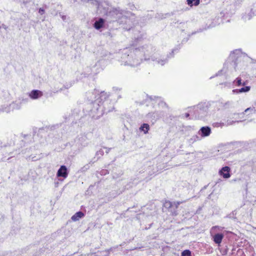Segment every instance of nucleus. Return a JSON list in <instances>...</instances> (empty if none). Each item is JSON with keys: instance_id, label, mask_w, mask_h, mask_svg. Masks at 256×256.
Instances as JSON below:
<instances>
[{"instance_id": "nucleus-1", "label": "nucleus", "mask_w": 256, "mask_h": 256, "mask_svg": "<svg viewBox=\"0 0 256 256\" xmlns=\"http://www.w3.org/2000/svg\"><path fill=\"white\" fill-rule=\"evenodd\" d=\"M137 48L140 51L139 54L142 58V62L151 60L156 64L164 66L168 64L170 59L174 57V52L178 51L180 46H178L172 49V52L166 55L161 54L160 52L152 44H146Z\"/></svg>"}, {"instance_id": "nucleus-2", "label": "nucleus", "mask_w": 256, "mask_h": 256, "mask_svg": "<svg viewBox=\"0 0 256 256\" xmlns=\"http://www.w3.org/2000/svg\"><path fill=\"white\" fill-rule=\"evenodd\" d=\"M86 96L88 100L92 104V108L90 110V115L94 119H98L104 113L112 112L114 109V106L110 108L106 107L108 104V102H102L108 96L106 93L104 92H101L100 94L98 90L94 89L92 92H86Z\"/></svg>"}, {"instance_id": "nucleus-3", "label": "nucleus", "mask_w": 256, "mask_h": 256, "mask_svg": "<svg viewBox=\"0 0 256 256\" xmlns=\"http://www.w3.org/2000/svg\"><path fill=\"white\" fill-rule=\"evenodd\" d=\"M140 51L137 48H128L120 50L116 54V58L121 65L135 67L142 62Z\"/></svg>"}, {"instance_id": "nucleus-4", "label": "nucleus", "mask_w": 256, "mask_h": 256, "mask_svg": "<svg viewBox=\"0 0 256 256\" xmlns=\"http://www.w3.org/2000/svg\"><path fill=\"white\" fill-rule=\"evenodd\" d=\"M246 56V54H243L240 49H236L231 52L228 59L224 64L223 68L218 71L215 76H220L222 72L226 74L227 72V70L232 72L233 70L236 71L237 70L241 69L244 66L242 61Z\"/></svg>"}, {"instance_id": "nucleus-5", "label": "nucleus", "mask_w": 256, "mask_h": 256, "mask_svg": "<svg viewBox=\"0 0 256 256\" xmlns=\"http://www.w3.org/2000/svg\"><path fill=\"white\" fill-rule=\"evenodd\" d=\"M107 16L112 18L113 22H117L120 24H128L130 26L124 27L127 30H130L133 24L132 20L134 18V15L130 12H125L120 8H112L107 14Z\"/></svg>"}, {"instance_id": "nucleus-6", "label": "nucleus", "mask_w": 256, "mask_h": 256, "mask_svg": "<svg viewBox=\"0 0 256 256\" xmlns=\"http://www.w3.org/2000/svg\"><path fill=\"white\" fill-rule=\"evenodd\" d=\"M211 104L209 102H200L192 107V116L196 119L202 120L208 114Z\"/></svg>"}, {"instance_id": "nucleus-7", "label": "nucleus", "mask_w": 256, "mask_h": 256, "mask_svg": "<svg viewBox=\"0 0 256 256\" xmlns=\"http://www.w3.org/2000/svg\"><path fill=\"white\" fill-rule=\"evenodd\" d=\"M88 142L86 136L82 134L78 135L72 144V149L75 151V154L78 153L83 148L88 145Z\"/></svg>"}, {"instance_id": "nucleus-8", "label": "nucleus", "mask_w": 256, "mask_h": 256, "mask_svg": "<svg viewBox=\"0 0 256 256\" xmlns=\"http://www.w3.org/2000/svg\"><path fill=\"white\" fill-rule=\"evenodd\" d=\"M0 150L2 152V158H1V161H5L6 158L7 160L14 157L16 154H19L17 150L11 146L10 145H6L5 144H0Z\"/></svg>"}, {"instance_id": "nucleus-9", "label": "nucleus", "mask_w": 256, "mask_h": 256, "mask_svg": "<svg viewBox=\"0 0 256 256\" xmlns=\"http://www.w3.org/2000/svg\"><path fill=\"white\" fill-rule=\"evenodd\" d=\"M146 100L150 104L152 105L157 104L160 108H168V106L166 102H164V99L162 97L154 96H149L146 95Z\"/></svg>"}, {"instance_id": "nucleus-10", "label": "nucleus", "mask_w": 256, "mask_h": 256, "mask_svg": "<svg viewBox=\"0 0 256 256\" xmlns=\"http://www.w3.org/2000/svg\"><path fill=\"white\" fill-rule=\"evenodd\" d=\"M102 60L98 61L92 68H87L84 74V77L88 76L90 74H96L102 70V64L103 63Z\"/></svg>"}, {"instance_id": "nucleus-11", "label": "nucleus", "mask_w": 256, "mask_h": 256, "mask_svg": "<svg viewBox=\"0 0 256 256\" xmlns=\"http://www.w3.org/2000/svg\"><path fill=\"white\" fill-rule=\"evenodd\" d=\"M164 112L162 110H157L154 112H148L146 117L150 120L152 123H154L158 120L164 116Z\"/></svg>"}, {"instance_id": "nucleus-12", "label": "nucleus", "mask_w": 256, "mask_h": 256, "mask_svg": "<svg viewBox=\"0 0 256 256\" xmlns=\"http://www.w3.org/2000/svg\"><path fill=\"white\" fill-rule=\"evenodd\" d=\"M212 133L211 128L208 126H204L200 128L198 131V134L202 138L208 136Z\"/></svg>"}, {"instance_id": "nucleus-13", "label": "nucleus", "mask_w": 256, "mask_h": 256, "mask_svg": "<svg viewBox=\"0 0 256 256\" xmlns=\"http://www.w3.org/2000/svg\"><path fill=\"white\" fill-rule=\"evenodd\" d=\"M68 174V170L66 166L64 165L60 166L56 172V176L58 178H62L64 179L66 178Z\"/></svg>"}, {"instance_id": "nucleus-14", "label": "nucleus", "mask_w": 256, "mask_h": 256, "mask_svg": "<svg viewBox=\"0 0 256 256\" xmlns=\"http://www.w3.org/2000/svg\"><path fill=\"white\" fill-rule=\"evenodd\" d=\"M246 114L244 112V111L243 112H241V113L234 114V116H238V118H240V120H228L227 122H226L227 123H226V126L232 125L234 124L235 122L238 123V122H242V121L246 120V118L244 116V115Z\"/></svg>"}, {"instance_id": "nucleus-15", "label": "nucleus", "mask_w": 256, "mask_h": 256, "mask_svg": "<svg viewBox=\"0 0 256 256\" xmlns=\"http://www.w3.org/2000/svg\"><path fill=\"white\" fill-rule=\"evenodd\" d=\"M230 168L228 166L222 167L219 170V174L222 176L224 178H228L230 176Z\"/></svg>"}, {"instance_id": "nucleus-16", "label": "nucleus", "mask_w": 256, "mask_h": 256, "mask_svg": "<svg viewBox=\"0 0 256 256\" xmlns=\"http://www.w3.org/2000/svg\"><path fill=\"white\" fill-rule=\"evenodd\" d=\"M42 96V92L38 90H33L28 94L29 97L32 100H37Z\"/></svg>"}, {"instance_id": "nucleus-17", "label": "nucleus", "mask_w": 256, "mask_h": 256, "mask_svg": "<svg viewBox=\"0 0 256 256\" xmlns=\"http://www.w3.org/2000/svg\"><path fill=\"white\" fill-rule=\"evenodd\" d=\"M211 236L214 242L218 246H220L224 238V234L222 233H214Z\"/></svg>"}, {"instance_id": "nucleus-18", "label": "nucleus", "mask_w": 256, "mask_h": 256, "mask_svg": "<svg viewBox=\"0 0 256 256\" xmlns=\"http://www.w3.org/2000/svg\"><path fill=\"white\" fill-rule=\"evenodd\" d=\"M105 24V20L102 18H99L98 20H96L93 24V26L97 30H99L102 28Z\"/></svg>"}, {"instance_id": "nucleus-19", "label": "nucleus", "mask_w": 256, "mask_h": 256, "mask_svg": "<svg viewBox=\"0 0 256 256\" xmlns=\"http://www.w3.org/2000/svg\"><path fill=\"white\" fill-rule=\"evenodd\" d=\"M244 87H242L238 89H234L232 90V92L234 94H238L241 93H246L250 92V90L251 87L250 86H244Z\"/></svg>"}, {"instance_id": "nucleus-20", "label": "nucleus", "mask_w": 256, "mask_h": 256, "mask_svg": "<svg viewBox=\"0 0 256 256\" xmlns=\"http://www.w3.org/2000/svg\"><path fill=\"white\" fill-rule=\"evenodd\" d=\"M246 83V81H242L241 77L240 76H238L233 81V84L237 87L245 86Z\"/></svg>"}, {"instance_id": "nucleus-21", "label": "nucleus", "mask_w": 256, "mask_h": 256, "mask_svg": "<svg viewBox=\"0 0 256 256\" xmlns=\"http://www.w3.org/2000/svg\"><path fill=\"white\" fill-rule=\"evenodd\" d=\"M84 216V213L81 212L79 211L76 212L74 214L72 218L71 219L72 220L76 222L77 220H78L80 218H82Z\"/></svg>"}, {"instance_id": "nucleus-22", "label": "nucleus", "mask_w": 256, "mask_h": 256, "mask_svg": "<svg viewBox=\"0 0 256 256\" xmlns=\"http://www.w3.org/2000/svg\"><path fill=\"white\" fill-rule=\"evenodd\" d=\"M139 130L140 132H144V134H146L150 130V126L148 124L144 123L140 126Z\"/></svg>"}, {"instance_id": "nucleus-23", "label": "nucleus", "mask_w": 256, "mask_h": 256, "mask_svg": "<svg viewBox=\"0 0 256 256\" xmlns=\"http://www.w3.org/2000/svg\"><path fill=\"white\" fill-rule=\"evenodd\" d=\"M224 227L218 226H212L210 230V236H212L213 234H214L217 232L222 231L223 230H224Z\"/></svg>"}, {"instance_id": "nucleus-24", "label": "nucleus", "mask_w": 256, "mask_h": 256, "mask_svg": "<svg viewBox=\"0 0 256 256\" xmlns=\"http://www.w3.org/2000/svg\"><path fill=\"white\" fill-rule=\"evenodd\" d=\"M244 112L248 114L256 113V102L252 107H250L245 110Z\"/></svg>"}, {"instance_id": "nucleus-25", "label": "nucleus", "mask_w": 256, "mask_h": 256, "mask_svg": "<svg viewBox=\"0 0 256 256\" xmlns=\"http://www.w3.org/2000/svg\"><path fill=\"white\" fill-rule=\"evenodd\" d=\"M10 106L14 109H20L22 106V104L20 103V99H18V100H16L14 102L10 104Z\"/></svg>"}, {"instance_id": "nucleus-26", "label": "nucleus", "mask_w": 256, "mask_h": 256, "mask_svg": "<svg viewBox=\"0 0 256 256\" xmlns=\"http://www.w3.org/2000/svg\"><path fill=\"white\" fill-rule=\"evenodd\" d=\"M221 106L224 109L232 108L233 107V102H232L230 101H228L226 102H222Z\"/></svg>"}, {"instance_id": "nucleus-27", "label": "nucleus", "mask_w": 256, "mask_h": 256, "mask_svg": "<svg viewBox=\"0 0 256 256\" xmlns=\"http://www.w3.org/2000/svg\"><path fill=\"white\" fill-rule=\"evenodd\" d=\"M201 140H202L201 137H200V135L196 134V135L192 136V138L189 139L188 142L190 144H193L194 142H197V141H200Z\"/></svg>"}, {"instance_id": "nucleus-28", "label": "nucleus", "mask_w": 256, "mask_h": 256, "mask_svg": "<svg viewBox=\"0 0 256 256\" xmlns=\"http://www.w3.org/2000/svg\"><path fill=\"white\" fill-rule=\"evenodd\" d=\"M186 2L190 6H198L200 3V0H186Z\"/></svg>"}, {"instance_id": "nucleus-29", "label": "nucleus", "mask_w": 256, "mask_h": 256, "mask_svg": "<svg viewBox=\"0 0 256 256\" xmlns=\"http://www.w3.org/2000/svg\"><path fill=\"white\" fill-rule=\"evenodd\" d=\"M170 16V14L168 13H166V14H164L160 13V14H156V18H158V20H162L164 18H166L168 16Z\"/></svg>"}, {"instance_id": "nucleus-30", "label": "nucleus", "mask_w": 256, "mask_h": 256, "mask_svg": "<svg viewBox=\"0 0 256 256\" xmlns=\"http://www.w3.org/2000/svg\"><path fill=\"white\" fill-rule=\"evenodd\" d=\"M164 206L166 208L171 210L173 208L172 202L170 201H166L164 203Z\"/></svg>"}, {"instance_id": "nucleus-31", "label": "nucleus", "mask_w": 256, "mask_h": 256, "mask_svg": "<svg viewBox=\"0 0 256 256\" xmlns=\"http://www.w3.org/2000/svg\"><path fill=\"white\" fill-rule=\"evenodd\" d=\"M104 152L102 149H100L98 152H96V156L97 157L96 160H98L102 156L104 155Z\"/></svg>"}, {"instance_id": "nucleus-32", "label": "nucleus", "mask_w": 256, "mask_h": 256, "mask_svg": "<svg viewBox=\"0 0 256 256\" xmlns=\"http://www.w3.org/2000/svg\"><path fill=\"white\" fill-rule=\"evenodd\" d=\"M181 256H192V253L190 250H186L181 253Z\"/></svg>"}, {"instance_id": "nucleus-33", "label": "nucleus", "mask_w": 256, "mask_h": 256, "mask_svg": "<svg viewBox=\"0 0 256 256\" xmlns=\"http://www.w3.org/2000/svg\"><path fill=\"white\" fill-rule=\"evenodd\" d=\"M224 124L223 122H215L213 124V126L216 128H222L224 126Z\"/></svg>"}, {"instance_id": "nucleus-34", "label": "nucleus", "mask_w": 256, "mask_h": 256, "mask_svg": "<svg viewBox=\"0 0 256 256\" xmlns=\"http://www.w3.org/2000/svg\"><path fill=\"white\" fill-rule=\"evenodd\" d=\"M176 209L177 208H172L170 210V212H171L172 216H176L178 214V212H177Z\"/></svg>"}, {"instance_id": "nucleus-35", "label": "nucleus", "mask_w": 256, "mask_h": 256, "mask_svg": "<svg viewBox=\"0 0 256 256\" xmlns=\"http://www.w3.org/2000/svg\"><path fill=\"white\" fill-rule=\"evenodd\" d=\"M112 90L114 92H115L117 94H119L120 92L122 90V88L118 87H114L112 88Z\"/></svg>"}, {"instance_id": "nucleus-36", "label": "nucleus", "mask_w": 256, "mask_h": 256, "mask_svg": "<svg viewBox=\"0 0 256 256\" xmlns=\"http://www.w3.org/2000/svg\"><path fill=\"white\" fill-rule=\"evenodd\" d=\"M20 99V103L22 104V105L27 103L29 100L28 98H22Z\"/></svg>"}, {"instance_id": "nucleus-37", "label": "nucleus", "mask_w": 256, "mask_h": 256, "mask_svg": "<svg viewBox=\"0 0 256 256\" xmlns=\"http://www.w3.org/2000/svg\"><path fill=\"white\" fill-rule=\"evenodd\" d=\"M182 203V202H172L173 208L174 206L176 208H177L178 206Z\"/></svg>"}, {"instance_id": "nucleus-38", "label": "nucleus", "mask_w": 256, "mask_h": 256, "mask_svg": "<svg viewBox=\"0 0 256 256\" xmlns=\"http://www.w3.org/2000/svg\"><path fill=\"white\" fill-rule=\"evenodd\" d=\"M182 203V202H172L173 208L174 206L176 208H177L178 206Z\"/></svg>"}, {"instance_id": "nucleus-39", "label": "nucleus", "mask_w": 256, "mask_h": 256, "mask_svg": "<svg viewBox=\"0 0 256 256\" xmlns=\"http://www.w3.org/2000/svg\"><path fill=\"white\" fill-rule=\"evenodd\" d=\"M38 12L40 14L42 15L44 13V10L43 8H40Z\"/></svg>"}, {"instance_id": "nucleus-40", "label": "nucleus", "mask_w": 256, "mask_h": 256, "mask_svg": "<svg viewBox=\"0 0 256 256\" xmlns=\"http://www.w3.org/2000/svg\"><path fill=\"white\" fill-rule=\"evenodd\" d=\"M70 85L67 84L66 86H64L62 88H60V90L62 91L64 88L68 89L70 87Z\"/></svg>"}, {"instance_id": "nucleus-41", "label": "nucleus", "mask_w": 256, "mask_h": 256, "mask_svg": "<svg viewBox=\"0 0 256 256\" xmlns=\"http://www.w3.org/2000/svg\"><path fill=\"white\" fill-rule=\"evenodd\" d=\"M235 0V3L236 4H240L243 0Z\"/></svg>"}, {"instance_id": "nucleus-42", "label": "nucleus", "mask_w": 256, "mask_h": 256, "mask_svg": "<svg viewBox=\"0 0 256 256\" xmlns=\"http://www.w3.org/2000/svg\"><path fill=\"white\" fill-rule=\"evenodd\" d=\"M103 148L106 150V154H108L110 150L111 149V148H108L106 147H104Z\"/></svg>"}, {"instance_id": "nucleus-43", "label": "nucleus", "mask_w": 256, "mask_h": 256, "mask_svg": "<svg viewBox=\"0 0 256 256\" xmlns=\"http://www.w3.org/2000/svg\"><path fill=\"white\" fill-rule=\"evenodd\" d=\"M2 28L6 30L8 28V27L5 24H2V26H0V28Z\"/></svg>"}, {"instance_id": "nucleus-44", "label": "nucleus", "mask_w": 256, "mask_h": 256, "mask_svg": "<svg viewBox=\"0 0 256 256\" xmlns=\"http://www.w3.org/2000/svg\"><path fill=\"white\" fill-rule=\"evenodd\" d=\"M232 118L234 119L235 120H240V118H238V116H234L233 115Z\"/></svg>"}, {"instance_id": "nucleus-45", "label": "nucleus", "mask_w": 256, "mask_h": 256, "mask_svg": "<svg viewBox=\"0 0 256 256\" xmlns=\"http://www.w3.org/2000/svg\"><path fill=\"white\" fill-rule=\"evenodd\" d=\"M88 168H86V166H84L83 168H82L80 170V171L81 172H84L86 170H87Z\"/></svg>"}, {"instance_id": "nucleus-46", "label": "nucleus", "mask_w": 256, "mask_h": 256, "mask_svg": "<svg viewBox=\"0 0 256 256\" xmlns=\"http://www.w3.org/2000/svg\"><path fill=\"white\" fill-rule=\"evenodd\" d=\"M184 116L186 118H188L190 116V114L188 112L186 113Z\"/></svg>"}, {"instance_id": "nucleus-47", "label": "nucleus", "mask_w": 256, "mask_h": 256, "mask_svg": "<svg viewBox=\"0 0 256 256\" xmlns=\"http://www.w3.org/2000/svg\"><path fill=\"white\" fill-rule=\"evenodd\" d=\"M252 14H253L254 15V12H252V10H251L250 13L248 14V15H252Z\"/></svg>"}, {"instance_id": "nucleus-48", "label": "nucleus", "mask_w": 256, "mask_h": 256, "mask_svg": "<svg viewBox=\"0 0 256 256\" xmlns=\"http://www.w3.org/2000/svg\"><path fill=\"white\" fill-rule=\"evenodd\" d=\"M188 40V38H186V40L185 39H184L182 40V43H184V42H186Z\"/></svg>"}, {"instance_id": "nucleus-49", "label": "nucleus", "mask_w": 256, "mask_h": 256, "mask_svg": "<svg viewBox=\"0 0 256 256\" xmlns=\"http://www.w3.org/2000/svg\"><path fill=\"white\" fill-rule=\"evenodd\" d=\"M118 99L120 98H122V96L120 93L119 94H118Z\"/></svg>"}, {"instance_id": "nucleus-50", "label": "nucleus", "mask_w": 256, "mask_h": 256, "mask_svg": "<svg viewBox=\"0 0 256 256\" xmlns=\"http://www.w3.org/2000/svg\"><path fill=\"white\" fill-rule=\"evenodd\" d=\"M216 25V24H212V26H210L208 27V28H212L213 26H214Z\"/></svg>"}, {"instance_id": "nucleus-51", "label": "nucleus", "mask_w": 256, "mask_h": 256, "mask_svg": "<svg viewBox=\"0 0 256 256\" xmlns=\"http://www.w3.org/2000/svg\"><path fill=\"white\" fill-rule=\"evenodd\" d=\"M62 18L63 20H66V16H62Z\"/></svg>"}, {"instance_id": "nucleus-52", "label": "nucleus", "mask_w": 256, "mask_h": 256, "mask_svg": "<svg viewBox=\"0 0 256 256\" xmlns=\"http://www.w3.org/2000/svg\"><path fill=\"white\" fill-rule=\"evenodd\" d=\"M204 29L200 28L199 30L197 32H202L204 30Z\"/></svg>"}, {"instance_id": "nucleus-53", "label": "nucleus", "mask_w": 256, "mask_h": 256, "mask_svg": "<svg viewBox=\"0 0 256 256\" xmlns=\"http://www.w3.org/2000/svg\"><path fill=\"white\" fill-rule=\"evenodd\" d=\"M88 0H82V1L84 2H88Z\"/></svg>"}, {"instance_id": "nucleus-54", "label": "nucleus", "mask_w": 256, "mask_h": 256, "mask_svg": "<svg viewBox=\"0 0 256 256\" xmlns=\"http://www.w3.org/2000/svg\"><path fill=\"white\" fill-rule=\"evenodd\" d=\"M248 16H249L248 19L250 20L252 18V15H248Z\"/></svg>"}, {"instance_id": "nucleus-55", "label": "nucleus", "mask_w": 256, "mask_h": 256, "mask_svg": "<svg viewBox=\"0 0 256 256\" xmlns=\"http://www.w3.org/2000/svg\"><path fill=\"white\" fill-rule=\"evenodd\" d=\"M170 117L171 120H172V118H174V116H170Z\"/></svg>"}, {"instance_id": "nucleus-56", "label": "nucleus", "mask_w": 256, "mask_h": 256, "mask_svg": "<svg viewBox=\"0 0 256 256\" xmlns=\"http://www.w3.org/2000/svg\"><path fill=\"white\" fill-rule=\"evenodd\" d=\"M246 190H248V184H246Z\"/></svg>"}, {"instance_id": "nucleus-57", "label": "nucleus", "mask_w": 256, "mask_h": 256, "mask_svg": "<svg viewBox=\"0 0 256 256\" xmlns=\"http://www.w3.org/2000/svg\"><path fill=\"white\" fill-rule=\"evenodd\" d=\"M196 32H192V34H195Z\"/></svg>"}, {"instance_id": "nucleus-58", "label": "nucleus", "mask_w": 256, "mask_h": 256, "mask_svg": "<svg viewBox=\"0 0 256 256\" xmlns=\"http://www.w3.org/2000/svg\"><path fill=\"white\" fill-rule=\"evenodd\" d=\"M111 249H112V248H110V249L108 250V252H110V251L111 250Z\"/></svg>"}, {"instance_id": "nucleus-59", "label": "nucleus", "mask_w": 256, "mask_h": 256, "mask_svg": "<svg viewBox=\"0 0 256 256\" xmlns=\"http://www.w3.org/2000/svg\"><path fill=\"white\" fill-rule=\"evenodd\" d=\"M106 170H104V172H102V174H104Z\"/></svg>"}, {"instance_id": "nucleus-60", "label": "nucleus", "mask_w": 256, "mask_h": 256, "mask_svg": "<svg viewBox=\"0 0 256 256\" xmlns=\"http://www.w3.org/2000/svg\"><path fill=\"white\" fill-rule=\"evenodd\" d=\"M224 252H225L226 254V252H227V250H226V251H224Z\"/></svg>"}, {"instance_id": "nucleus-61", "label": "nucleus", "mask_w": 256, "mask_h": 256, "mask_svg": "<svg viewBox=\"0 0 256 256\" xmlns=\"http://www.w3.org/2000/svg\"><path fill=\"white\" fill-rule=\"evenodd\" d=\"M236 180H232V181H236Z\"/></svg>"}, {"instance_id": "nucleus-62", "label": "nucleus", "mask_w": 256, "mask_h": 256, "mask_svg": "<svg viewBox=\"0 0 256 256\" xmlns=\"http://www.w3.org/2000/svg\"><path fill=\"white\" fill-rule=\"evenodd\" d=\"M214 76H211V77L210 78H214Z\"/></svg>"}]
</instances>
